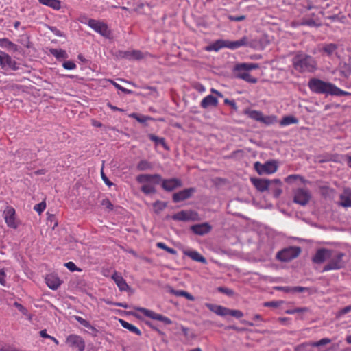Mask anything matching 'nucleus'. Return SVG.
Segmentation results:
<instances>
[{"label":"nucleus","mask_w":351,"mask_h":351,"mask_svg":"<svg viewBox=\"0 0 351 351\" xmlns=\"http://www.w3.org/2000/svg\"><path fill=\"white\" fill-rule=\"evenodd\" d=\"M138 183L152 182L154 184H160L163 190L171 192L182 186V182L176 178L163 179L160 174H140L136 178Z\"/></svg>","instance_id":"f257e3e1"},{"label":"nucleus","mask_w":351,"mask_h":351,"mask_svg":"<svg viewBox=\"0 0 351 351\" xmlns=\"http://www.w3.org/2000/svg\"><path fill=\"white\" fill-rule=\"evenodd\" d=\"M293 64L295 69L300 73H313L317 70V62L309 55H297L293 58Z\"/></svg>","instance_id":"f03ea898"},{"label":"nucleus","mask_w":351,"mask_h":351,"mask_svg":"<svg viewBox=\"0 0 351 351\" xmlns=\"http://www.w3.org/2000/svg\"><path fill=\"white\" fill-rule=\"evenodd\" d=\"M308 86L313 93L332 95L335 84L317 78H311L308 81Z\"/></svg>","instance_id":"7ed1b4c3"},{"label":"nucleus","mask_w":351,"mask_h":351,"mask_svg":"<svg viewBox=\"0 0 351 351\" xmlns=\"http://www.w3.org/2000/svg\"><path fill=\"white\" fill-rule=\"evenodd\" d=\"M257 67L258 64L255 63H241L235 66L234 71L237 72V75L239 78L248 82L255 83L256 80L252 77L248 73V71L256 69Z\"/></svg>","instance_id":"20e7f679"},{"label":"nucleus","mask_w":351,"mask_h":351,"mask_svg":"<svg viewBox=\"0 0 351 351\" xmlns=\"http://www.w3.org/2000/svg\"><path fill=\"white\" fill-rule=\"evenodd\" d=\"M345 254L343 252L331 250V256L328 259V263L324 267L323 271L337 270L344 267L343 258Z\"/></svg>","instance_id":"39448f33"},{"label":"nucleus","mask_w":351,"mask_h":351,"mask_svg":"<svg viewBox=\"0 0 351 351\" xmlns=\"http://www.w3.org/2000/svg\"><path fill=\"white\" fill-rule=\"evenodd\" d=\"M85 19L87 20V25L97 33L106 38H110L111 31L109 29L106 23L95 19H88L86 17Z\"/></svg>","instance_id":"423d86ee"},{"label":"nucleus","mask_w":351,"mask_h":351,"mask_svg":"<svg viewBox=\"0 0 351 351\" xmlns=\"http://www.w3.org/2000/svg\"><path fill=\"white\" fill-rule=\"evenodd\" d=\"M301 252L300 247L292 246L285 248L276 254L277 259L287 262L297 258Z\"/></svg>","instance_id":"0eeeda50"},{"label":"nucleus","mask_w":351,"mask_h":351,"mask_svg":"<svg viewBox=\"0 0 351 351\" xmlns=\"http://www.w3.org/2000/svg\"><path fill=\"white\" fill-rule=\"evenodd\" d=\"M311 199V193L307 189L298 188L293 191V202L301 206H306Z\"/></svg>","instance_id":"6e6552de"},{"label":"nucleus","mask_w":351,"mask_h":351,"mask_svg":"<svg viewBox=\"0 0 351 351\" xmlns=\"http://www.w3.org/2000/svg\"><path fill=\"white\" fill-rule=\"evenodd\" d=\"M66 343L73 349L77 351H84L85 349V341L84 339L77 335H69L66 339Z\"/></svg>","instance_id":"1a4fd4ad"},{"label":"nucleus","mask_w":351,"mask_h":351,"mask_svg":"<svg viewBox=\"0 0 351 351\" xmlns=\"http://www.w3.org/2000/svg\"><path fill=\"white\" fill-rule=\"evenodd\" d=\"M135 309L142 313L145 316L154 320L160 321L166 325H169L172 324V321L169 317L164 316L161 314L156 313L151 310L142 307H136L135 308Z\"/></svg>","instance_id":"9d476101"},{"label":"nucleus","mask_w":351,"mask_h":351,"mask_svg":"<svg viewBox=\"0 0 351 351\" xmlns=\"http://www.w3.org/2000/svg\"><path fill=\"white\" fill-rule=\"evenodd\" d=\"M282 182L278 179L267 180L265 178V191H271L274 197H278L282 193Z\"/></svg>","instance_id":"9b49d317"},{"label":"nucleus","mask_w":351,"mask_h":351,"mask_svg":"<svg viewBox=\"0 0 351 351\" xmlns=\"http://www.w3.org/2000/svg\"><path fill=\"white\" fill-rule=\"evenodd\" d=\"M196 191V189L194 187H190L184 189L177 193L173 194L172 199L175 203H178L186 199H188L192 197L193 193Z\"/></svg>","instance_id":"f8f14e48"},{"label":"nucleus","mask_w":351,"mask_h":351,"mask_svg":"<svg viewBox=\"0 0 351 351\" xmlns=\"http://www.w3.org/2000/svg\"><path fill=\"white\" fill-rule=\"evenodd\" d=\"M15 209L12 206H7L3 211V217L7 226L16 229L18 226L16 222Z\"/></svg>","instance_id":"ddd939ff"},{"label":"nucleus","mask_w":351,"mask_h":351,"mask_svg":"<svg viewBox=\"0 0 351 351\" xmlns=\"http://www.w3.org/2000/svg\"><path fill=\"white\" fill-rule=\"evenodd\" d=\"M196 215L197 213L192 210H181L170 217L174 221H189L194 220L193 215Z\"/></svg>","instance_id":"4468645a"},{"label":"nucleus","mask_w":351,"mask_h":351,"mask_svg":"<svg viewBox=\"0 0 351 351\" xmlns=\"http://www.w3.org/2000/svg\"><path fill=\"white\" fill-rule=\"evenodd\" d=\"M331 256V250L321 248L317 250L312 260L315 263L320 264L328 260Z\"/></svg>","instance_id":"2eb2a0df"},{"label":"nucleus","mask_w":351,"mask_h":351,"mask_svg":"<svg viewBox=\"0 0 351 351\" xmlns=\"http://www.w3.org/2000/svg\"><path fill=\"white\" fill-rule=\"evenodd\" d=\"M252 47V45L249 42L248 38L246 36L241 38L239 40L230 41L226 40V48L234 50L241 47Z\"/></svg>","instance_id":"dca6fc26"},{"label":"nucleus","mask_w":351,"mask_h":351,"mask_svg":"<svg viewBox=\"0 0 351 351\" xmlns=\"http://www.w3.org/2000/svg\"><path fill=\"white\" fill-rule=\"evenodd\" d=\"M211 226L208 223L195 224L191 226V230L197 235L203 236L211 230Z\"/></svg>","instance_id":"f3484780"},{"label":"nucleus","mask_w":351,"mask_h":351,"mask_svg":"<svg viewBox=\"0 0 351 351\" xmlns=\"http://www.w3.org/2000/svg\"><path fill=\"white\" fill-rule=\"evenodd\" d=\"M112 279L114 281L121 291H126L130 289V287L125 280L119 273L114 271L112 275Z\"/></svg>","instance_id":"a211bd4d"},{"label":"nucleus","mask_w":351,"mask_h":351,"mask_svg":"<svg viewBox=\"0 0 351 351\" xmlns=\"http://www.w3.org/2000/svg\"><path fill=\"white\" fill-rule=\"evenodd\" d=\"M339 199V206L344 208L351 207V189H344L343 193L340 195Z\"/></svg>","instance_id":"6ab92c4d"},{"label":"nucleus","mask_w":351,"mask_h":351,"mask_svg":"<svg viewBox=\"0 0 351 351\" xmlns=\"http://www.w3.org/2000/svg\"><path fill=\"white\" fill-rule=\"evenodd\" d=\"M45 282L48 287L52 290L58 289L62 282L60 278L53 274L47 275L45 278Z\"/></svg>","instance_id":"aec40b11"},{"label":"nucleus","mask_w":351,"mask_h":351,"mask_svg":"<svg viewBox=\"0 0 351 351\" xmlns=\"http://www.w3.org/2000/svg\"><path fill=\"white\" fill-rule=\"evenodd\" d=\"M218 103V99L215 97L208 95L202 100L200 106L204 109H207L210 107L217 106Z\"/></svg>","instance_id":"412c9836"},{"label":"nucleus","mask_w":351,"mask_h":351,"mask_svg":"<svg viewBox=\"0 0 351 351\" xmlns=\"http://www.w3.org/2000/svg\"><path fill=\"white\" fill-rule=\"evenodd\" d=\"M206 306L213 313L217 314L220 316H226L227 315L228 308L224 307L221 305H217L211 303L206 304Z\"/></svg>","instance_id":"4be33fe9"},{"label":"nucleus","mask_w":351,"mask_h":351,"mask_svg":"<svg viewBox=\"0 0 351 351\" xmlns=\"http://www.w3.org/2000/svg\"><path fill=\"white\" fill-rule=\"evenodd\" d=\"M1 66L2 69L9 68L12 71H16L19 69L16 62L8 54H5V58Z\"/></svg>","instance_id":"5701e85b"},{"label":"nucleus","mask_w":351,"mask_h":351,"mask_svg":"<svg viewBox=\"0 0 351 351\" xmlns=\"http://www.w3.org/2000/svg\"><path fill=\"white\" fill-rule=\"evenodd\" d=\"M184 254L190 257L192 260L195 261L202 263H206L207 261L206 258L202 256L198 252L195 250H186L184 252Z\"/></svg>","instance_id":"b1692460"},{"label":"nucleus","mask_w":351,"mask_h":351,"mask_svg":"<svg viewBox=\"0 0 351 351\" xmlns=\"http://www.w3.org/2000/svg\"><path fill=\"white\" fill-rule=\"evenodd\" d=\"M224 47H226V40L219 39L214 42L213 44L207 46L206 50L208 51H218Z\"/></svg>","instance_id":"393cba45"},{"label":"nucleus","mask_w":351,"mask_h":351,"mask_svg":"<svg viewBox=\"0 0 351 351\" xmlns=\"http://www.w3.org/2000/svg\"><path fill=\"white\" fill-rule=\"evenodd\" d=\"M147 136L150 141L154 142L156 146L161 145L164 147L165 149H166V150L169 149V146L167 145V143L165 142V138L157 136L154 134H149L147 135Z\"/></svg>","instance_id":"a878e982"},{"label":"nucleus","mask_w":351,"mask_h":351,"mask_svg":"<svg viewBox=\"0 0 351 351\" xmlns=\"http://www.w3.org/2000/svg\"><path fill=\"white\" fill-rule=\"evenodd\" d=\"M120 53L122 54V57L130 60H140L143 58V53L140 51H121Z\"/></svg>","instance_id":"bb28decb"},{"label":"nucleus","mask_w":351,"mask_h":351,"mask_svg":"<svg viewBox=\"0 0 351 351\" xmlns=\"http://www.w3.org/2000/svg\"><path fill=\"white\" fill-rule=\"evenodd\" d=\"M169 292L176 296H183L190 301L195 300V298L191 293L184 290H175L172 287H169Z\"/></svg>","instance_id":"cd10ccee"},{"label":"nucleus","mask_w":351,"mask_h":351,"mask_svg":"<svg viewBox=\"0 0 351 351\" xmlns=\"http://www.w3.org/2000/svg\"><path fill=\"white\" fill-rule=\"evenodd\" d=\"M143 185L141 187V191L145 195H151L156 193V189L154 187V184L152 182H143Z\"/></svg>","instance_id":"c85d7f7f"},{"label":"nucleus","mask_w":351,"mask_h":351,"mask_svg":"<svg viewBox=\"0 0 351 351\" xmlns=\"http://www.w3.org/2000/svg\"><path fill=\"white\" fill-rule=\"evenodd\" d=\"M49 53H50V54L53 56L58 60L66 59L69 57L66 51L61 49H58L51 48L49 49Z\"/></svg>","instance_id":"c756f323"},{"label":"nucleus","mask_w":351,"mask_h":351,"mask_svg":"<svg viewBox=\"0 0 351 351\" xmlns=\"http://www.w3.org/2000/svg\"><path fill=\"white\" fill-rule=\"evenodd\" d=\"M278 162L275 160H270L265 162V173H274L278 169Z\"/></svg>","instance_id":"7c9ffc66"},{"label":"nucleus","mask_w":351,"mask_h":351,"mask_svg":"<svg viewBox=\"0 0 351 351\" xmlns=\"http://www.w3.org/2000/svg\"><path fill=\"white\" fill-rule=\"evenodd\" d=\"M119 322H120L121 325L124 328L128 329L129 331H130L137 335H141V330L137 327H136L134 325L130 324L128 322L123 320V319H119Z\"/></svg>","instance_id":"2f4dec72"},{"label":"nucleus","mask_w":351,"mask_h":351,"mask_svg":"<svg viewBox=\"0 0 351 351\" xmlns=\"http://www.w3.org/2000/svg\"><path fill=\"white\" fill-rule=\"evenodd\" d=\"M298 119L292 115L285 116L280 121V125L282 127L287 126L291 124H297Z\"/></svg>","instance_id":"473e14b6"},{"label":"nucleus","mask_w":351,"mask_h":351,"mask_svg":"<svg viewBox=\"0 0 351 351\" xmlns=\"http://www.w3.org/2000/svg\"><path fill=\"white\" fill-rule=\"evenodd\" d=\"M43 5L49 6L54 10H59L61 7L59 0H38Z\"/></svg>","instance_id":"72a5a7b5"},{"label":"nucleus","mask_w":351,"mask_h":351,"mask_svg":"<svg viewBox=\"0 0 351 351\" xmlns=\"http://www.w3.org/2000/svg\"><path fill=\"white\" fill-rule=\"evenodd\" d=\"M136 168L138 171H147L152 169L153 168V165L146 160H141L138 163Z\"/></svg>","instance_id":"f704fd0d"},{"label":"nucleus","mask_w":351,"mask_h":351,"mask_svg":"<svg viewBox=\"0 0 351 351\" xmlns=\"http://www.w3.org/2000/svg\"><path fill=\"white\" fill-rule=\"evenodd\" d=\"M337 49V45L334 43L326 44L323 47V51L325 52L328 56H331Z\"/></svg>","instance_id":"c9c22d12"},{"label":"nucleus","mask_w":351,"mask_h":351,"mask_svg":"<svg viewBox=\"0 0 351 351\" xmlns=\"http://www.w3.org/2000/svg\"><path fill=\"white\" fill-rule=\"evenodd\" d=\"M250 180L254 186L261 192L263 191V179L251 178Z\"/></svg>","instance_id":"e433bc0d"},{"label":"nucleus","mask_w":351,"mask_h":351,"mask_svg":"<svg viewBox=\"0 0 351 351\" xmlns=\"http://www.w3.org/2000/svg\"><path fill=\"white\" fill-rule=\"evenodd\" d=\"M153 206L154 208L155 212L156 213H159L167 207V203L157 200L153 204Z\"/></svg>","instance_id":"4c0bfd02"},{"label":"nucleus","mask_w":351,"mask_h":351,"mask_svg":"<svg viewBox=\"0 0 351 351\" xmlns=\"http://www.w3.org/2000/svg\"><path fill=\"white\" fill-rule=\"evenodd\" d=\"M156 246L160 249L165 250L166 252H169L171 254L175 255L177 254V251L175 249L168 247L164 243L158 242L156 243Z\"/></svg>","instance_id":"58836bf2"},{"label":"nucleus","mask_w":351,"mask_h":351,"mask_svg":"<svg viewBox=\"0 0 351 351\" xmlns=\"http://www.w3.org/2000/svg\"><path fill=\"white\" fill-rule=\"evenodd\" d=\"M0 46L2 47L14 48L16 47V45L12 42L10 41L8 38H0Z\"/></svg>","instance_id":"ea45409f"},{"label":"nucleus","mask_w":351,"mask_h":351,"mask_svg":"<svg viewBox=\"0 0 351 351\" xmlns=\"http://www.w3.org/2000/svg\"><path fill=\"white\" fill-rule=\"evenodd\" d=\"M331 339L329 338H323L317 341L313 342L311 345L313 347H319L331 343Z\"/></svg>","instance_id":"a19ab883"},{"label":"nucleus","mask_w":351,"mask_h":351,"mask_svg":"<svg viewBox=\"0 0 351 351\" xmlns=\"http://www.w3.org/2000/svg\"><path fill=\"white\" fill-rule=\"evenodd\" d=\"M250 117L253 119L263 122V114L261 112L252 110L250 113Z\"/></svg>","instance_id":"79ce46f5"},{"label":"nucleus","mask_w":351,"mask_h":351,"mask_svg":"<svg viewBox=\"0 0 351 351\" xmlns=\"http://www.w3.org/2000/svg\"><path fill=\"white\" fill-rule=\"evenodd\" d=\"M332 95L346 96V95H351V93L349 92L343 90L335 85Z\"/></svg>","instance_id":"37998d69"},{"label":"nucleus","mask_w":351,"mask_h":351,"mask_svg":"<svg viewBox=\"0 0 351 351\" xmlns=\"http://www.w3.org/2000/svg\"><path fill=\"white\" fill-rule=\"evenodd\" d=\"M132 117L136 119L137 121L141 123H145L147 120L152 119L150 117L148 116H144V115H138V114L133 113L131 115Z\"/></svg>","instance_id":"c03bdc74"},{"label":"nucleus","mask_w":351,"mask_h":351,"mask_svg":"<svg viewBox=\"0 0 351 351\" xmlns=\"http://www.w3.org/2000/svg\"><path fill=\"white\" fill-rule=\"evenodd\" d=\"M227 315H231L232 317H234L236 318H241L243 316V312H241L239 310H234V309H230L228 308L227 311Z\"/></svg>","instance_id":"a18cd8bd"},{"label":"nucleus","mask_w":351,"mask_h":351,"mask_svg":"<svg viewBox=\"0 0 351 351\" xmlns=\"http://www.w3.org/2000/svg\"><path fill=\"white\" fill-rule=\"evenodd\" d=\"M181 328V330L183 333V335L188 339H194L195 338V335L190 331V329L187 327H185L184 326H181L180 327Z\"/></svg>","instance_id":"49530a36"},{"label":"nucleus","mask_w":351,"mask_h":351,"mask_svg":"<svg viewBox=\"0 0 351 351\" xmlns=\"http://www.w3.org/2000/svg\"><path fill=\"white\" fill-rule=\"evenodd\" d=\"M217 291L220 293H224L228 296H232L234 295V291L231 289L225 287H219Z\"/></svg>","instance_id":"de8ad7c7"},{"label":"nucleus","mask_w":351,"mask_h":351,"mask_svg":"<svg viewBox=\"0 0 351 351\" xmlns=\"http://www.w3.org/2000/svg\"><path fill=\"white\" fill-rule=\"evenodd\" d=\"M298 179H300L302 182H304L305 181L304 180L303 178L298 176V175H290L289 176H287L285 179V181L287 182V183H292L295 180H298Z\"/></svg>","instance_id":"09e8293b"},{"label":"nucleus","mask_w":351,"mask_h":351,"mask_svg":"<svg viewBox=\"0 0 351 351\" xmlns=\"http://www.w3.org/2000/svg\"><path fill=\"white\" fill-rule=\"evenodd\" d=\"M111 82L112 83V84L114 86V87L122 91L123 93H124L125 94H132V91L131 90H129V89H127L123 86H121V85H119V84H117V82H113V81H111Z\"/></svg>","instance_id":"8fccbe9b"},{"label":"nucleus","mask_w":351,"mask_h":351,"mask_svg":"<svg viewBox=\"0 0 351 351\" xmlns=\"http://www.w3.org/2000/svg\"><path fill=\"white\" fill-rule=\"evenodd\" d=\"M64 69L66 70H73L76 68V64L73 61H65L62 64Z\"/></svg>","instance_id":"3c124183"},{"label":"nucleus","mask_w":351,"mask_h":351,"mask_svg":"<svg viewBox=\"0 0 351 351\" xmlns=\"http://www.w3.org/2000/svg\"><path fill=\"white\" fill-rule=\"evenodd\" d=\"M49 29L58 37H64V34L59 30L56 27L48 26Z\"/></svg>","instance_id":"603ef678"},{"label":"nucleus","mask_w":351,"mask_h":351,"mask_svg":"<svg viewBox=\"0 0 351 351\" xmlns=\"http://www.w3.org/2000/svg\"><path fill=\"white\" fill-rule=\"evenodd\" d=\"M101 204L105 206L109 210H113V204L110 202V201L108 198H105L102 199L101 202Z\"/></svg>","instance_id":"864d4df0"},{"label":"nucleus","mask_w":351,"mask_h":351,"mask_svg":"<svg viewBox=\"0 0 351 351\" xmlns=\"http://www.w3.org/2000/svg\"><path fill=\"white\" fill-rule=\"evenodd\" d=\"M64 265L67 267L68 269H69L71 271H80L81 269H79L74 263L69 261L68 263H66Z\"/></svg>","instance_id":"5fc2aeb1"},{"label":"nucleus","mask_w":351,"mask_h":351,"mask_svg":"<svg viewBox=\"0 0 351 351\" xmlns=\"http://www.w3.org/2000/svg\"><path fill=\"white\" fill-rule=\"evenodd\" d=\"M85 328H88L90 332L89 333L93 336V337H97L98 333L99 332V330L97 329L95 327H94L93 326H92L90 324V323L89 322V326H86Z\"/></svg>","instance_id":"6e6d98bb"},{"label":"nucleus","mask_w":351,"mask_h":351,"mask_svg":"<svg viewBox=\"0 0 351 351\" xmlns=\"http://www.w3.org/2000/svg\"><path fill=\"white\" fill-rule=\"evenodd\" d=\"M245 18H246V16L245 15H240V16L229 15L228 16V19L230 21H237V22L242 21L245 20Z\"/></svg>","instance_id":"4d7b16f0"},{"label":"nucleus","mask_w":351,"mask_h":351,"mask_svg":"<svg viewBox=\"0 0 351 351\" xmlns=\"http://www.w3.org/2000/svg\"><path fill=\"white\" fill-rule=\"evenodd\" d=\"M101 177L102 180L104 182V183L107 186H111L114 185V184L108 178V177L104 173L103 168H101Z\"/></svg>","instance_id":"13d9d810"},{"label":"nucleus","mask_w":351,"mask_h":351,"mask_svg":"<svg viewBox=\"0 0 351 351\" xmlns=\"http://www.w3.org/2000/svg\"><path fill=\"white\" fill-rule=\"evenodd\" d=\"M46 207V204L44 202H42L34 206V210H36L39 214L41 213Z\"/></svg>","instance_id":"bf43d9fd"},{"label":"nucleus","mask_w":351,"mask_h":351,"mask_svg":"<svg viewBox=\"0 0 351 351\" xmlns=\"http://www.w3.org/2000/svg\"><path fill=\"white\" fill-rule=\"evenodd\" d=\"M254 169L259 175L263 174V164L260 162H256L254 163Z\"/></svg>","instance_id":"052dcab7"},{"label":"nucleus","mask_w":351,"mask_h":351,"mask_svg":"<svg viewBox=\"0 0 351 351\" xmlns=\"http://www.w3.org/2000/svg\"><path fill=\"white\" fill-rule=\"evenodd\" d=\"M283 301H272V302H265V306H269V307H274L276 308L280 306V304H282Z\"/></svg>","instance_id":"680f3d73"},{"label":"nucleus","mask_w":351,"mask_h":351,"mask_svg":"<svg viewBox=\"0 0 351 351\" xmlns=\"http://www.w3.org/2000/svg\"><path fill=\"white\" fill-rule=\"evenodd\" d=\"M310 289L308 287H292V293H296V292H304V291H308Z\"/></svg>","instance_id":"e2e57ef3"},{"label":"nucleus","mask_w":351,"mask_h":351,"mask_svg":"<svg viewBox=\"0 0 351 351\" xmlns=\"http://www.w3.org/2000/svg\"><path fill=\"white\" fill-rule=\"evenodd\" d=\"M75 319L84 327L89 326V322L80 316H75Z\"/></svg>","instance_id":"0e129e2a"},{"label":"nucleus","mask_w":351,"mask_h":351,"mask_svg":"<svg viewBox=\"0 0 351 351\" xmlns=\"http://www.w3.org/2000/svg\"><path fill=\"white\" fill-rule=\"evenodd\" d=\"M14 305L17 308V309L22 313L23 315H26L27 313V310L25 308L22 304L15 302Z\"/></svg>","instance_id":"69168bd1"},{"label":"nucleus","mask_w":351,"mask_h":351,"mask_svg":"<svg viewBox=\"0 0 351 351\" xmlns=\"http://www.w3.org/2000/svg\"><path fill=\"white\" fill-rule=\"evenodd\" d=\"M6 274L3 269H0V284L3 286H5L6 284L5 281Z\"/></svg>","instance_id":"338daca9"},{"label":"nucleus","mask_w":351,"mask_h":351,"mask_svg":"<svg viewBox=\"0 0 351 351\" xmlns=\"http://www.w3.org/2000/svg\"><path fill=\"white\" fill-rule=\"evenodd\" d=\"M350 311H351V305H349V306H347L343 308L342 309H341L339 311V315L341 316V315H345Z\"/></svg>","instance_id":"774afa93"}]
</instances>
